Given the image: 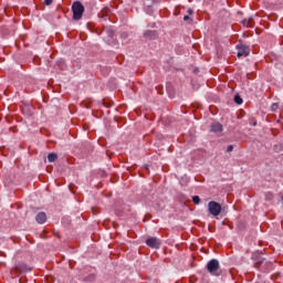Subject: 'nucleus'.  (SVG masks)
<instances>
[{
  "mask_svg": "<svg viewBox=\"0 0 283 283\" xmlns=\"http://www.w3.org/2000/svg\"><path fill=\"white\" fill-rule=\"evenodd\" d=\"M190 20H191V18L189 15L184 17V21H190Z\"/></svg>",
  "mask_w": 283,
  "mask_h": 283,
  "instance_id": "obj_20",
  "label": "nucleus"
},
{
  "mask_svg": "<svg viewBox=\"0 0 283 283\" xmlns=\"http://www.w3.org/2000/svg\"><path fill=\"white\" fill-rule=\"evenodd\" d=\"M271 109L272 112H275L277 109V103L272 104Z\"/></svg>",
  "mask_w": 283,
  "mask_h": 283,
  "instance_id": "obj_18",
  "label": "nucleus"
},
{
  "mask_svg": "<svg viewBox=\"0 0 283 283\" xmlns=\"http://www.w3.org/2000/svg\"><path fill=\"white\" fill-rule=\"evenodd\" d=\"M273 269V263L265 259L263 265L261 266V271H271Z\"/></svg>",
  "mask_w": 283,
  "mask_h": 283,
  "instance_id": "obj_11",
  "label": "nucleus"
},
{
  "mask_svg": "<svg viewBox=\"0 0 283 283\" xmlns=\"http://www.w3.org/2000/svg\"><path fill=\"white\" fill-rule=\"evenodd\" d=\"M57 158H59V155H56L55 153H50L48 155L49 163H54Z\"/></svg>",
  "mask_w": 283,
  "mask_h": 283,
  "instance_id": "obj_12",
  "label": "nucleus"
},
{
  "mask_svg": "<svg viewBox=\"0 0 283 283\" xmlns=\"http://www.w3.org/2000/svg\"><path fill=\"white\" fill-rule=\"evenodd\" d=\"M143 36L146 41H156V39H158V31L147 30L143 33Z\"/></svg>",
  "mask_w": 283,
  "mask_h": 283,
  "instance_id": "obj_7",
  "label": "nucleus"
},
{
  "mask_svg": "<svg viewBox=\"0 0 283 283\" xmlns=\"http://www.w3.org/2000/svg\"><path fill=\"white\" fill-rule=\"evenodd\" d=\"M53 2L54 0H44L45 6H52Z\"/></svg>",
  "mask_w": 283,
  "mask_h": 283,
  "instance_id": "obj_17",
  "label": "nucleus"
},
{
  "mask_svg": "<svg viewBox=\"0 0 283 283\" xmlns=\"http://www.w3.org/2000/svg\"><path fill=\"white\" fill-rule=\"evenodd\" d=\"M188 14H193V10L188 9Z\"/></svg>",
  "mask_w": 283,
  "mask_h": 283,
  "instance_id": "obj_21",
  "label": "nucleus"
},
{
  "mask_svg": "<svg viewBox=\"0 0 283 283\" xmlns=\"http://www.w3.org/2000/svg\"><path fill=\"white\" fill-rule=\"evenodd\" d=\"M227 151H228V153L233 151V145H229L228 148H227Z\"/></svg>",
  "mask_w": 283,
  "mask_h": 283,
  "instance_id": "obj_19",
  "label": "nucleus"
},
{
  "mask_svg": "<svg viewBox=\"0 0 283 283\" xmlns=\"http://www.w3.org/2000/svg\"><path fill=\"white\" fill-rule=\"evenodd\" d=\"M210 132H213V134H222V124L218 122L212 123L210 126Z\"/></svg>",
  "mask_w": 283,
  "mask_h": 283,
  "instance_id": "obj_8",
  "label": "nucleus"
},
{
  "mask_svg": "<svg viewBox=\"0 0 283 283\" xmlns=\"http://www.w3.org/2000/svg\"><path fill=\"white\" fill-rule=\"evenodd\" d=\"M207 271L210 275H220V261L212 259L207 263Z\"/></svg>",
  "mask_w": 283,
  "mask_h": 283,
  "instance_id": "obj_2",
  "label": "nucleus"
},
{
  "mask_svg": "<svg viewBox=\"0 0 283 283\" xmlns=\"http://www.w3.org/2000/svg\"><path fill=\"white\" fill-rule=\"evenodd\" d=\"M237 56L238 59H241V56H249L251 49L249 48V45L243 44L242 42H239L237 44Z\"/></svg>",
  "mask_w": 283,
  "mask_h": 283,
  "instance_id": "obj_4",
  "label": "nucleus"
},
{
  "mask_svg": "<svg viewBox=\"0 0 283 283\" xmlns=\"http://www.w3.org/2000/svg\"><path fill=\"white\" fill-rule=\"evenodd\" d=\"M252 260H253V264H254L255 269H262L266 259L264 256H262V254L256 252V253L252 254Z\"/></svg>",
  "mask_w": 283,
  "mask_h": 283,
  "instance_id": "obj_5",
  "label": "nucleus"
},
{
  "mask_svg": "<svg viewBox=\"0 0 283 283\" xmlns=\"http://www.w3.org/2000/svg\"><path fill=\"white\" fill-rule=\"evenodd\" d=\"M251 21H253V19H244L242 20V25L244 28H249V25H251Z\"/></svg>",
  "mask_w": 283,
  "mask_h": 283,
  "instance_id": "obj_13",
  "label": "nucleus"
},
{
  "mask_svg": "<svg viewBox=\"0 0 283 283\" xmlns=\"http://www.w3.org/2000/svg\"><path fill=\"white\" fill-rule=\"evenodd\" d=\"M234 103H237V105H242V103H243L242 97H240V95H235Z\"/></svg>",
  "mask_w": 283,
  "mask_h": 283,
  "instance_id": "obj_14",
  "label": "nucleus"
},
{
  "mask_svg": "<svg viewBox=\"0 0 283 283\" xmlns=\"http://www.w3.org/2000/svg\"><path fill=\"white\" fill-rule=\"evenodd\" d=\"M147 247H150V249H160V239L156 237H150L146 240Z\"/></svg>",
  "mask_w": 283,
  "mask_h": 283,
  "instance_id": "obj_6",
  "label": "nucleus"
},
{
  "mask_svg": "<svg viewBox=\"0 0 283 283\" xmlns=\"http://www.w3.org/2000/svg\"><path fill=\"white\" fill-rule=\"evenodd\" d=\"M265 200L271 202V200H273V195L271 192H265Z\"/></svg>",
  "mask_w": 283,
  "mask_h": 283,
  "instance_id": "obj_15",
  "label": "nucleus"
},
{
  "mask_svg": "<svg viewBox=\"0 0 283 283\" xmlns=\"http://www.w3.org/2000/svg\"><path fill=\"white\" fill-rule=\"evenodd\" d=\"M15 271H17V273H28V271H30V269H28V266L25 264H18V265H15Z\"/></svg>",
  "mask_w": 283,
  "mask_h": 283,
  "instance_id": "obj_10",
  "label": "nucleus"
},
{
  "mask_svg": "<svg viewBox=\"0 0 283 283\" xmlns=\"http://www.w3.org/2000/svg\"><path fill=\"white\" fill-rule=\"evenodd\" d=\"M192 202L193 205H200V197L199 196L192 197Z\"/></svg>",
  "mask_w": 283,
  "mask_h": 283,
  "instance_id": "obj_16",
  "label": "nucleus"
},
{
  "mask_svg": "<svg viewBox=\"0 0 283 283\" xmlns=\"http://www.w3.org/2000/svg\"><path fill=\"white\" fill-rule=\"evenodd\" d=\"M72 12L74 21H81L83 19V12H85V7L81 1H75L72 4Z\"/></svg>",
  "mask_w": 283,
  "mask_h": 283,
  "instance_id": "obj_1",
  "label": "nucleus"
},
{
  "mask_svg": "<svg viewBox=\"0 0 283 283\" xmlns=\"http://www.w3.org/2000/svg\"><path fill=\"white\" fill-rule=\"evenodd\" d=\"M35 220L38 224H45L48 221V214H45V212H39L35 217Z\"/></svg>",
  "mask_w": 283,
  "mask_h": 283,
  "instance_id": "obj_9",
  "label": "nucleus"
},
{
  "mask_svg": "<svg viewBox=\"0 0 283 283\" xmlns=\"http://www.w3.org/2000/svg\"><path fill=\"white\" fill-rule=\"evenodd\" d=\"M208 211L210 216H220L222 213V206L218 201H210L208 203Z\"/></svg>",
  "mask_w": 283,
  "mask_h": 283,
  "instance_id": "obj_3",
  "label": "nucleus"
}]
</instances>
